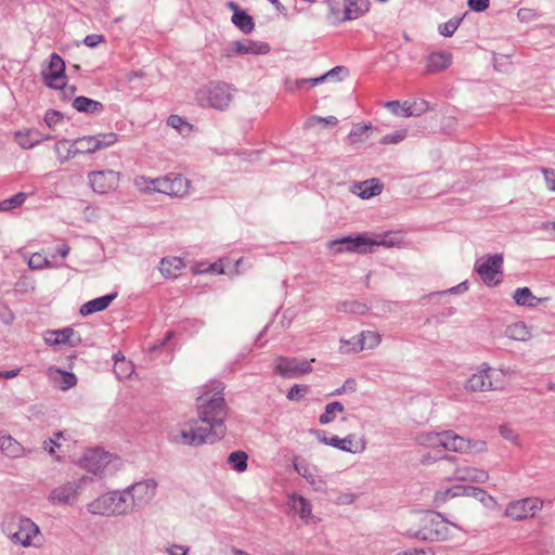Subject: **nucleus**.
Here are the masks:
<instances>
[{
  "instance_id": "1",
  "label": "nucleus",
  "mask_w": 555,
  "mask_h": 555,
  "mask_svg": "<svg viewBox=\"0 0 555 555\" xmlns=\"http://www.w3.org/2000/svg\"><path fill=\"white\" fill-rule=\"evenodd\" d=\"M222 383L214 385L197 398V420H190L180 425V430L172 434L176 443L198 447L221 440L227 434L225 420L228 405L223 397Z\"/></svg>"
},
{
  "instance_id": "2",
  "label": "nucleus",
  "mask_w": 555,
  "mask_h": 555,
  "mask_svg": "<svg viewBox=\"0 0 555 555\" xmlns=\"http://www.w3.org/2000/svg\"><path fill=\"white\" fill-rule=\"evenodd\" d=\"M410 527L401 525V533L423 541H443L450 535L449 522L438 513H411Z\"/></svg>"
},
{
  "instance_id": "3",
  "label": "nucleus",
  "mask_w": 555,
  "mask_h": 555,
  "mask_svg": "<svg viewBox=\"0 0 555 555\" xmlns=\"http://www.w3.org/2000/svg\"><path fill=\"white\" fill-rule=\"evenodd\" d=\"M129 491H111L88 504V512L101 516H121L132 513Z\"/></svg>"
},
{
  "instance_id": "4",
  "label": "nucleus",
  "mask_w": 555,
  "mask_h": 555,
  "mask_svg": "<svg viewBox=\"0 0 555 555\" xmlns=\"http://www.w3.org/2000/svg\"><path fill=\"white\" fill-rule=\"evenodd\" d=\"M428 441L433 446L442 447L447 451L457 453H482L487 450V443L483 440H470L457 435L449 429L441 433L428 435Z\"/></svg>"
},
{
  "instance_id": "5",
  "label": "nucleus",
  "mask_w": 555,
  "mask_h": 555,
  "mask_svg": "<svg viewBox=\"0 0 555 555\" xmlns=\"http://www.w3.org/2000/svg\"><path fill=\"white\" fill-rule=\"evenodd\" d=\"M197 102L202 106L215 109H225L233 100L231 88L225 82L209 83L196 94Z\"/></svg>"
},
{
  "instance_id": "6",
  "label": "nucleus",
  "mask_w": 555,
  "mask_h": 555,
  "mask_svg": "<svg viewBox=\"0 0 555 555\" xmlns=\"http://www.w3.org/2000/svg\"><path fill=\"white\" fill-rule=\"evenodd\" d=\"M328 245L330 248L336 254L343 251L366 254L372 251L371 247L373 246L391 247L393 246V242L387 240L377 241L364 235H358L356 237L345 236L343 238L330 242Z\"/></svg>"
},
{
  "instance_id": "7",
  "label": "nucleus",
  "mask_w": 555,
  "mask_h": 555,
  "mask_svg": "<svg viewBox=\"0 0 555 555\" xmlns=\"http://www.w3.org/2000/svg\"><path fill=\"white\" fill-rule=\"evenodd\" d=\"M503 255L494 254L480 258L475 262V271L488 286L498 285L501 281L495 280L498 274L502 275Z\"/></svg>"
},
{
  "instance_id": "8",
  "label": "nucleus",
  "mask_w": 555,
  "mask_h": 555,
  "mask_svg": "<svg viewBox=\"0 0 555 555\" xmlns=\"http://www.w3.org/2000/svg\"><path fill=\"white\" fill-rule=\"evenodd\" d=\"M311 360H299L298 358L278 357L275 359L274 372L284 378H296L312 372Z\"/></svg>"
},
{
  "instance_id": "9",
  "label": "nucleus",
  "mask_w": 555,
  "mask_h": 555,
  "mask_svg": "<svg viewBox=\"0 0 555 555\" xmlns=\"http://www.w3.org/2000/svg\"><path fill=\"white\" fill-rule=\"evenodd\" d=\"M157 482L154 479H146L135 482L128 488L130 494V506L132 512L149 504L156 494Z\"/></svg>"
},
{
  "instance_id": "10",
  "label": "nucleus",
  "mask_w": 555,
  "mask_h": 555,
  "mask_svg": "<svg viewBox=\"0 0 555 555\" xmlns=\"http://www.w3.org/2000/svg\"><path fill=\"white\" fill-rule=\"evenodd\" d=\"M88 180L95 193L107 194L118 188L120 172L112 169L91 171L88 173Z\"/></svg>"
},
{
  "instance_id": "11",
  "label": "nucleus",
  "mask_w": 555,
  "mask_h": 555,
  "mask_svg": "<svg viewBox=\"0 0 555 555\" xmlns=\"http://www.w3.org/2000/svg\"><path fill=\"white\" fill-rule=\"evenodd\" d=\"M543 506V502L538 498H526L511 502L505 511L507 517L514 520H521L533 517Z\"/></svg>"
},
{
  "instance_id": "12",
  "label": "nucleus",
  "mask_w": 555,
  "mask_h": 555,
  "mask_svg": "<svg viewBox=\"0 0 555 555\" xmlns=\"http://www.w3.org/2000/svg\"><path fill=\"white\" fill-rule=\"evenodd\" d=\"M10 528L11 540L23 546L31 545L33 538L39 533V527L29 518H20L16 524H11Z\"/></svg>"
},
{
  "instance_id": "13",
  "label": "nucleus",
  "mask_w": 555,
  "mask_h": 555,
  "mask_svg": "<svg viewBox=\"0 0 555 555\" xmlns=\"http://www.w3.org/2000/svg\"><path fill=\"white\" fill-rule=\"evenodd\" d=\"M270 52V46L262 41H253L250 39L236 40L231 43V48L224 50L227 57L234 54H254L263 55Z\"/></svg>"
},
{
  "instance_id": "14",
  "label": "nucleus",
  "mask_w": 555,
  "mask_h": 555,
  "mask_svg": "<svg viewBox=\"0 0 555 555\" xmlns=\"http://www.w3.org/2000/svg\"><path fill=\"white\" fill-rule=\"evenodd\" d=\"M294 469L298 475L307 480V482L313 488L314 491L321 493L326 492V481L319 474V470L315 466H311L306 461L294 462Z\"/></svg>"
},
{
  "instance_id": "15",
  "label": "nucleus",
  "mask_w": 555,
  "mask_h": 555,
  "mask_svg": "<svg viewBox=\"0 0 555 555\" xmlns=\"http://www.w3.org/2000/svg\"><path fill=\"white\" fill-rule=\"evenodd\" d=\"M112 461V454L102 449L89 450L83 456V466L89 472L101 475Z\"/></svg>"
},
{
  "instance_id": "16",
  "label": "nucleus",
  "mask_w": 555,
  "mask_h": 555,
  "mask_svg": "<svg viewBox=\"0 0 555 555\" xmlns=\"http://www.w3.org/2000/svg\"><path fill=\"white\" fill-rule=\"evenodd\" d=\"M78 495V486L75 482H66L54 488L49 494L53 504H73Z\"/></svg>"
},
{
  "instance_id": "17",
  "label": "nucleus",
  "mask_w": 555,
  "mask_h": 555,
  "mask_svg": "<svg viewBox=\"0 0 555 555\" xmlns=\"http://www.w3.org/2000/svg\"><path fill=\"white\" fill-rule=\"evenodd\" d=\"M490 365L482 363L479 371L473 374L465 383V389L468 391H491V382L488 380Z\"/></svg>"
},
{
  "instance_id": "18",
  "label": "nucleus",
  "mask_w": 555,
  "mask_h": 555,
  "mask_svg": "<svg viewBox=\"0 0 555 555\" xmlns=\"http://www.w3.org/2000/svg\"><path fill=\"white\" fill-rule=\"evenodd\" d=\"M47 374L54 386L63 391L68 390L77 384V377L75 374L55 366H50Z\"/></svg>"
},
{
  "instance_id": "19",
  "label": "nucleus",
  "mask_w": 555,
  "mask_h": 555,
  "mask_svg": "<svg viewBox=\"0 0 555 555\" xmlns=\"http://www.w3.org/2000/svg\"><path fill=\"white\" fill-rule=\"evenodd\" d=\"M454 479L460 481H470V482H479L483 483L489 479L488 472L470 467V466H462L457 467L454 470Z\"/></svg>"
},
{
  "instance_id": "20",
  "label": "nucleus",
  "mask_w": 555,
  "mask_h": 555,
  "mask_svg": "<svg viewBox=\"0 0 555 555\" xmlns=\"http://www.w3.org/2000/svg\"><path fill=\"white\" fill-rule=\"evenodd\" d=\"M0 450L3 454L11 459H18L27 455L30 451H27L16 439L10 435L0 436Z\"/></svg>"
},
{
  "instance_id": "21",
  "label": "nucleus",
  "mask_w": 555,
  "mask_h": 555,
  "mask_svg": "<svg viewBox=\"0 0 555 555\" xmlns=\"http://www.w3.org/2000/svg\"><path fill=\"white\" fill-rule=\"evenodd\" d=\"M117 297V293L107 294L98 298H94L92 300H89L88 302L83 304L80 308V314L81 315H90L95 312H100L105 310L111 302Z\"/></svg>"
},
{
  "instance_id": "22",
  "label": "nucleus",
  "mask_w": 555,
  "mask_h": 555,
  "mask_svg": "<svg viewBox=\"0 0 555 555\" xmlns=\"http://www.w3.org/2000/svg\"><path fill=\"white\" fill-rule=\"evenodd\" d=\"M328 442L331 447L350 453H361L365 449L364 441H359L354 443L352 435H348L345 438L333 436L330 438Z\"/></svg>"
},
{
  "instance_id": "23",
  "label": "nucleus",
  "mask_w": 555,
  "mask_h": 555,
  "mask_svg": "<svg viewBox=\"0 0 555 555\" xmlns=\"http://www.w3.org/2000/svg\"><path fill=\"white\" fill-rule=\"evenodd\" d=\"M94 143V135L83 137L75 140L73 146L67 150V155L64 157L63 162L73 158L79 154L96 152L95 146H93Z\"/></svg>"
},
{
  "instance_id": "24",
  "label": "nucleus",
  "mask_w": 555,
  "mask_h": 555,
  "mask_svg": "<svg viewBox=\"0 0 555 555\" xmlns=\"http://www.w3.org/2000/svg\"><path fill=\"white\" fill-rule=\"evenodd\" d=\"M452 56L444 51L434 52L427 57L426 68L429 73H439L451 65Z\"/></svg>"
},
{
  "instance_id": "25",
  "label": "nucleus",
  "mask_w": 555,
  "mask_h": 555,
  "mask_svg": "<svg viewBox=\"0 0 555 555\" xmlns=\"http://www.w3.org/2000/svg\"><path fill=\"white\" fill-rule=\"evenodd\" d=\"M46 83L48 81L57 82L61 79H65V63L63 59L57 55L56 53H53L50 56L49 62V73L43 74Z\"/></svg>"
},
{
  "instance_id": "26",
  "label": "nucleus",
  "mask_w": 555,
  "mask_h": 555,
  "mask_svg": "<svg viewBox=\"0 0 555 555\" xmlns=\"http://www.w3.org/2000/svg\"><path fill=\"white\" fill-rule=\"evenodd\" d=\"M370 9L369 0H346V12L341 15V21H352L359 18Z\"/></svg>"
},
{
  "instance_id": "27",
  "label": "nucleus",
  "mask_w": 555,
  "mask_h": 555,
  "mask_svg": "<svg viewBox=\"0 0 555 555\" xmlns=\"http://www.w3.org/2000/svg\"><path fill=\"white\" fill-rule=\"evenodd\" d=\"M73 107L79 113L100 114L104 111V105L87 96H77L73 101Z\"/></svg>"
},
{
  "instance_id": "28",
  "label": "nucleus",
  "mask_w": 555,
  "mask_h": 555,
  "mask_svg": "<svg viewBox=\"0 0 555 555\" xmlns=\"http://www.w3.org/2000/svg\"><path fill=\"white\" fill-rule=\"evenodd\" d=\"M356 188L358 189V195L361 198H371L373 196H376L382 193L383 191V183L376 179H369L365 181H362L360 183L356 184Z\"/></svg>"
},
{
  "instance_id": "29",
  "label": "nucleus",
  "mask_w": 555,
  "mask_h": 555,
  "mask_svg": "<svg viewBox=\"0 0 555 555\" xmlns=\"http://www.w3.org/2000/svg\"><path fill=\"white\" fill-rule=\"evenodd\" d=\"M15 138L20 146L23 149H31L41 141L51 139L50 135L42 138L37 130L17 131L15 133Z\"/></svg>"
},
{
  "instance_id": "30",
  "label": "nucleus",
  "mask_w": 555,
  "mask_h": 555,
  "mask_svg": "<svg viewBox=\"0 0 555 555\" xmlns=\"http://www.w3.org/2000/svg\"><path fill=\"white\" fill-rule=\"evenodd\" d=\"M513 299L519 306L533 308L544 299L535 297L528 287H519L514 292Z\"/></svg>"
},
{
  "instance_id": "31",
  "label": "nucleus",
  "mask_w": 555,
  "mask_h": 555,
  "mask_svg": "<svg viewBox=\"0 0 555 555\" xmlns=\"http://www.w3.org/2000/svg\"><path fill=\"white\" fill-rule=\"evenodd\" d=\"M292 508L304 520H307L312 515V506L310 502L301 495L293 494L289 496Z\"/></svg>"
},
{
  "instance_id": "32",
  "label": "nucleus",
  "mask_w": 555,
  "mask_h": 555,
  "mask_svg": "<svg viewBox=\"0 0 555 555\" xmlns=\"http://www.w3.org/2000/svg\"><path fill=\"white\" fill-rule=\"evenodd\" d=\"M183 266L184 263L181 258H163L159 263V271L165 278H175L178 275V272L183 268Z\"/></svg>"
},
{
  "instance_id": "33",
  "label": "nucleus",
  "mask_w": 555,
  "mask_h": 555,
  "mask_svg": "<svg viewBox=\"0 0 555 555\" xmlns=\"http://www.w3.org/2000/svg\"><path fill=\"white\" fill-rule=\"evenodd\" d=\"M232 23L237 27L242 33L248 35L251 34L255 28V22L251 15L247 12H235L231 18Z\"/></svg>"
},
{
  "instance_id": "34",
  "label": "nucleus",
  "mask_w": 555,
  "mask_h": 555,
  "mask_svg": "<svg viewBox=\"0 0 555 555\" xmlns=\"http://www.w3.org/2000/svg\"><path fill=\"white\" fill-rule=\"evenodd\" d=\"M345 406L339 401H334L325 405V411L319 417L321 425H326L335 421L337 413H343Z\"/></svg>"
},
{
  "instance_id": "35",
  "label": "nucleus",
  "mask_w": 555,
  "mask_h": 555,
  "mask_svg": "<svg viewBox=\"0 0 555 555\" xmlns=\"http://www.w3.org/2000/svg\"><path fill=\"white\" fill-rule=\"evenodd\" d=\"M428 111V103L424 100L409 102L402 104V115L405 117L421 116Z\"/></svg>"
},
{
  "instance_id": "36",
  "label": "nucleus",
  "mask_w": 555,
  "mask_h": 555,
  "mask_svg": "<svg viewBox=\"0 0 555 555\" xmlns=\"http://www.w3.org/2000/svg\"><path fill=\"white\" fill-rule=\"evenodd\" d=\"M465 493V486L457 485L451 488L438 491L435 494V504L437 506L444 504L450 498L463 496Z\"/></svg>"
},
{
  "instance_id": "37",
  "label": "nucleus",
  "mask_w": 555,
  "mask_h": 555,
  "mask_svg": "<svg viewBox=\"0 0 555 555\" xmlns=\"http://www.w3.org/2000/svg\"><path fill=\"white\" fill-rule=\"evenodd\" d=\"M380 343V336L376 332L372 331H363L360 334V340H358L354 346H357L356 349H373L376 346H378Z\"/></svg>"
},
{
  "instance_id": "38",
  "label": "nucleus",
  "mask_w": 555,
  "mask_h": 555,
  "mask_svg": "<svg viewBox=\"0 0 555 555\" xmlns=\"http://www.w3.org/2000/svg\"><path fill=\"white\" fill-rule=\"evenodd\" d=\"M507 337L515 340H527L530 337V332L524 322H516L506 328Z\"/></svg>"
},
{
  "instance_id": "39",
  "label": "nucleus",
  "mask_w": 555,
  "mask_h": 555,
  "mask_svg": "<svg viewBox=\"0 0 555 555\" xmlns=\"http://www.w3.org/2000/svg\"><path fill=\"white\" fill-rule=\"evenodd\" d=\"M247 460L248 455L244 451H234L230 453L228 457V463L231 464L233 469L238 473L245 472L247 468Z\"/></svg>"
},
{
  "instance_id": "40",
  "label": "nucleus",
  "mask_w": 555,
  "mask_h": 555,
  "mask_svg": "<svg viewBox=\"0 0 555 555\" xmlns=\"http://www.w3.org/2000/svg\"><path fill=\"white\" fill-rule=\"evenodd\" d=\"M328 7V14L331 17L343 22L341 15L346 12V0H324Z\"/></svg>"
},
{
  "instance_id": "41",
  "label": "nucleus",
  "mask_w": 555,
  "mask_h": 555,
  "mask_svg": "<svg viewBox=\"0 0 555 555\" xmlns=\"http://www.w3.org/2000/svg\"><path fill=\"white\" fill-rule=\"evenodd\" d=\"M27 198V194L24 192H18L15 195H13L10 198L3 199L0 202V210L2 211H9L11 209H14L16 207H20L25 203Z\"/></svg>"
},
{
  "instance_id": "42",
  "label": "nucleus",
  "mask_w": 555,
  "mask_h": 555,
  "mask_svg": "<svg viewBox=\"0 0 555 555\" xmlns=\"http://www.w3.org/2000/svg\"><path fill=\"white\" fill-rule=\"evenodd\" d=\"M372 129L371 124H356L353 125L351 131L348 134V140L350 144H356L358 142L363 141V135Z\"/></svg>"
},
{
  "instance_id": "43",
  "label": "nucleus",
  "mask_w": 555,
  "mask_h": 555,
  "mask_svg": "<svg viewBox=\"0 0 555 555\" xmlns=\"http://www.w3.org/2000/svg\"><path fill=\"white\" fill-rule=\"evenodd\" d=\"M94 137L95 143L93 146H95L96 151L113 145L115 142H117L118 138V135L114 132L99 133Z\"/></svg>"
},
{
  "instance_id": "44",
  "label": "nucleus",
  "mask_w": 555,
  "mask_h": 555,
  "mask_svg": "<svg viewBox=\"0 0 555 555\" xmlns=\"http://www.w3.org/2000/svg\"><path fill=\"white\" fill-rule=\"evenodd\" d=\"M406 135H408L406 129H399L392 133L384 135L379 140V143L383 145L398 144V143L402 142L406 138Z\"/></svg>"
},
{
  "instance_id": "45",
  "label": "nucleus",
  "mask_w": 555,
  "mask_h": 555,
  "mask_svg": "<svg viewBox=\"0 0 555 555\" xmlns=\"http://www.w3.org/2000/svg\"><path fill=\"white\" fill-rule=\"evenodd\" d=\"M505 373L503 370H495L490 366L488 372V380L491 382V390H498L504 385Z\"/></svg>"
},
{
  "instance_id": "46",
  "label": "nucleus",
  "mask_w": 555,
  "mask_h": 555,
  "mask_svg": "<svg viewBox=\"0 0 555 555\" xmlns=\"http://www.w3.org/2000/svg\"><path fill=\"white\" fill-rule=\"evenodd\" d=\"M133 184L140 192L146 193L154 192V186L156 185L155 179L144 176H137L133 180Z\"/></svg>"
},
{
  "instance_id": "47",
  "label": "nucleus",
  "mask_w": 555,
  "mask_h": 555,
  "mask_svg": "<svg viewBox=\"0 0 555 555\" xmlns=\"http://www.w3.org/2000/svg\"><path fill=\"white\" fill-rule=\"evenodd\" d=\"M462 18H451L448 22L439 25V34L443 37H451L459 28Z\"/></svg>"
},
{
  "instance_id": "48",
  "label": "nucleus",
  "mask_w": 555,
  "mask_h": 555,
  "mask_svg": "<svg viewBox=\"0 0 555 555\" xmlns=\"http://www.w3.org/2000/svg\"><path fill=\"white\" fill-rule=\"evenodd\" d=\"M53 334L55 335V338L52 344L60 345L69 343L72 346H74V343H72L70 339L74 336L75 331L72 327H65L63 330L55 331Z\"/></svg>"
},
{
  "instance_id": "49",
  "label": "nucleus",
  "mask_w": 555,
  "mask_h": 555,
  "mask_svg": "<svg viewBox=\"0 0 555 555\" xmlns=\"http://www.w3.org/2000/svg\"><path fill=\"white\" fill-rule=\"evenodd\" d=\"M358 340H360V335L359 336H353L350 339L341 338L340 339V346H339V352L344 353V354H348V353H357V352L362 351L363 349H356L357 346L353 345Z\"/></svg>"
},
{
  "instance_id": "50",
  "label": "nucleus",
  "mask_w": 555,
  "mask_h": 555,
  "mask_svg": "<svg viewBox=\"0 0 555 555\" xmlns=\"http://www.w3.org/2000/svg\"><path fill=\"white\" fill-rule=\"evenodd\" d=\"M463 496H473L482 503H485L486 500H492V496L489 495L483 489L472 486H465V493Z\"/></svg>"
},
{
  "instance_id": "51",
  "label": "nucleus",
  "mask_w": 555,
  "mask_h": 555,
  "mask_svg": "<svg viewBox=\"0 0 555 555\" xmlns=\"http://www.w3.org/2000/svg\"><path fill=\"white\" fill-rule=\"evenodd\" d=\"M156 185L154 186V192L163 193L169 196H172L171 193H175L173 189H171L170 177L156 178Z\"/></svg>"
},
{
  "instance_id": "52",
  "label": "nucleus",
  "mask_w": 555,
  "mask_h": 555,
  "mask_svg": "<svg viewBox=\"0 0 555 555\" xmlns=\"http://www.w3.org/2000/svg\"><path fill=\"white\" fill-rule=\"evenodd\" d=\"M167 125L183 132L184 129L191 130L192 126L179 115H170L167 119Z\"/></svg>"
},
{
  "instance_id": "53",
  "label": "nucleus",
  "mask_w": 555,
  "mask_h": 555,
  "mask_svg": "<svg viewBox=\"0 0 555 555\" xmlns=\"http://www.w3.org/2000/svg\"><path fill=\"white\" fill-rule=\"evenodd\" d=\"M114 372L118 378H126L131 375L132 367L125 361V357L121 356L120 362L114 364Z\"/></svg>"
},
{
  "instance_id": "54",
  "label": "nucleus",
  "mask_w": 555,
  "mask_h": 555,
  "mask_svg": "<svg viewBox=\"0 0 555 555\" xmlns=\"http://www.w3.org/2000/svg\"><path fill=\"white\" fill-rule=\"evenodd\" d=\"M309 388L307 385H298V384H295L287 392L286 397L288 400H294V401H298L300 399H302L307 392H308Z\"/></svg>"
},
{
  "instance_id": "55",
  "label": "nucleus",
  "mask_w": 555,
  "mask_h": 555,
  "mask_svg": "<svg viewBox=\"0 0 555 555\" xmlns=\"http://www.w3.org/2000/svg\"><path fill=\"white\" fill-rule=\"evenodd\" d=\"M47 86L51 89H60L64 98L72 96L77 90L75 86H67L65 81H62L61 83L48 81Z\"/></svg>"
},
{
  "instance_id": "56",
  "label": "nucleus",
  "mask_w": 555,
  "mask_h": 555,
  "mask_svg": "<svg viewBox=\"0 0 555 555\" xmlns=\"http://www.w3.org/2000/svg\"><path fill=\"white\" fill-rule=\"evenodd\" d=\"M170 184H172L171 189L175 191V193H171L172 196H180L185 192V180L182 177L170 178Z\"/></svg>"
},
{
  "instance_id": "57",
  "label": "nucleus",
  "mask_w": 555,
  "mask_h": 555,
  "mask_svg": "<svg viewBox=\"0 0 555 555\" xmlns=\"http://www.w3.org/2000/svg\"><path fill=\"white\" fill-rule=\"evenodd\" d=\"M0 320L5 325L12 324L15 320V314L5 304H0Z\"/></svg>"
},
{
  "instance_id": "58",
  "label": "nucleus",
  "mask_w": 555,
  "mask_h": 555,
  "mask_svg": "<svg viewBox=\"0 0 555 555\" xmlns=\"http://www.w3.org/2000/svg\"><path fill=\"white\" fill-rule=\"evenodd\" d=\"M344 306L345 310L351 313L363 314L367 310L366 305L359 301L345 302Z\"/></svg>"
},
{
  "instance_id": "59",
  "label": "nucleus",
  "mask_w": 555,
  "mask_h": 555,
  "mask_svg": "<svg viewBox=\"0 0 555 555\" xmlns=\"http://www.w3.org/2000/svg\"><path fill=\"white\" fill-rule=\"evenodd\" d=\"M62 118V115L57 111L50 109L44 115V122L49 128L55 126Z\"/></svg>"
},
{
  "instance_id": "60",
  "label": "nucleus",
  "mask_w": 555,
  "mask_h": 555,
  "mask_svg": "<svg viewBox=\"0 0 555 555\" xmlns=\"http://www.w3.org/2000/svg\"><path fill=\"white\" fill-rule=\"evenodd\" d=\"M467 4L474 12H483L490 5V0H468Z\"/></svg>"
},
{
  "instance_id": "61",
  "label": "nucleus",
  "mask_w": 555,
  "mask_h": 555,
  "mask_svg": "<svg viewBox=\"0 0 555 555\" xmlns=\"http://www.w3.org/2000/svg\"><path fill=\"white\" fill-rule=\"evenodd\" d=\"M49 261L47 259H42L41 255L35 254L29 259L28 266L31 269H41L44 264H48Z\"/></svg>"
},
{
  "instance_id": "62",
  "label": "nucleus",
  "mask_w": 555,
  "mask_h": 555,
  "mask_svg": "<svg viewBox=\"0 0 555 555\" xmlns=\"http://www.w3.org/2000/svg\"><path fill=\"white\" fill-rule=\"evenodd\" d=\"M104 41V36L102 35H96V34H92V35H88L86 36V38L83 39V42L87 47H90V48H94L96 47L100 42H103Z\"/></svg>"
},
{
  "instance_id": "63",
  "label": "nucleus",
  "mask_w": 555,
  "mask_h": 555,
  "mask_svg": "<svg viewBox=\"0 0 555 555\" xmlns=\"http://www.w3.org/2000/svg\"><path fill=\"white\" fill-rule=\"evenodd\" d=\"M60 447L61 444L53 438H49L43 441V449L51 455H54L55 449Z\"/></svg>"
},
{
  "instance_id": "64",
  "label": "nucleus",
  "mask_w": 555,
  "mask_h": 555,
  "mask_svg": "<svg viewBox=\"0 0 555 555\" xmlns=\"http://www.w3.org/2000/svg\"><path fill=\"white\" fill-rule=\"evenodd\" d=\"M396 555H434V553L430 550L413 548V550L400 552Z\"/></svg>"
}]
</instances>
